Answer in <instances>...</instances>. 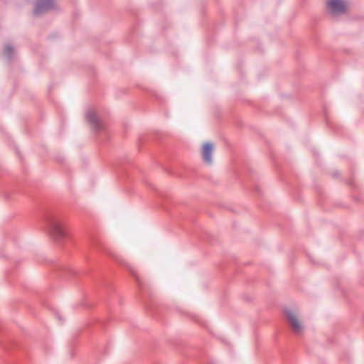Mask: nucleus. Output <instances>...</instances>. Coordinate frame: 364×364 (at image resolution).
Masks as SVG:
<instances>
[{
    "mask_svg": "<svg viewBox=\"0 0 364 364\" xmlns=\"http://www.w3.org/2000/svg\"><path fill=\"white\" fill-rule=\"evenodd\" d=\"M54 4L53 0H38L36 8H35V14H40L50 9Z\"/></svg>",
    "mask_w": 364,
    "mask_h": 364,
    "instance_id": "6",
    "label": "nucleus"
},
{
    "mask_svg": "<svg viewBox=\"0 0 364 364\" xmlns=\"http://www.w3.org/2000/svg\"><path fill=\"white\" fill-rule=\"evenodd\" d=\"M11 51V48L10 47L7 46L5 49V54L9 55Z\"/></svg>",
    "mask_w": 364,
    "mask_h": 364,
    "instance_id": "7",
    "label": "nucleus"
},
{
    "mask_svg": "<svg viewBox=\"0 0 364 364\" xmlns=\"http://www.w3.org/2000/svg\"><path fill=\"white\" fill-rule=\"evenodd\" d=\"M215 145L209 141L205 142L201 146V156L203 162L207 165L213 164V154Z\"/></svg>",
    "mask_w": 364,
    "mask_h": 364,
    "instance_id": "4",
    "label": "nucleus"
},
{
    "mask_svg": "<svg viewBox=\"0 0 364 364\" xmlns=\"http://www.w3.org/2000/svg\"><path fill=\"white\" fill-rule=\"evenodd\" d=\"M327 11L332 15H340L346 13L349 4L346 0H328L326 2Z\"/></svg>",
    "mask_w": 364,
    "mask_h": 364,
    "instance_id": "3",
    "label": "nucleus"
},
{
    "mask_svg": "<svg viewBox=\"0 0 364 364\" xmlns=\"http://www.w3.org/2000/svg\"><path fill=\"white\" fill-rule=\"evenodd\" d=\"M284 313L292 331L297 334L301 333L304 331V326L297 313L290 308L284 309Z\"/></svg>",
    "mask_w": 364,
    "mask_h": 364,
    "instance_id": "2",
    "label": "nucleus"
},
{
    "mask_svg": "<svg viewBox=\"0 0 364 364\" xmlns=\"http://www.w3.org/2000/svg\"><path fill=\"white\" fill-rule=\"evenodd\" d=\"M48 232L50 239L56 243H61L68 237L65 223L59 220L50 223Z\"/></svg>",
    "mask_w": 364,
    "mask_h": 364,
    "instance_id": "1",
    "label": "nucleus"
},
{
    "mask_svg": "<svg viewBox=\"0 0 364 364\" xmlns=\"http://www.w3.org/2000/svg\"><path fill=\"white\" fill-rule=\"evenodd\" d=\"M86 117L87 122L94 130L99 131L105 128V124L99 119L94 111H88Z\"/></svg>",
    "mask_w": 364,
    "mask_h": 364,
    "instance_id": "5",
    "label": "nucleus"
}]
</instances>
